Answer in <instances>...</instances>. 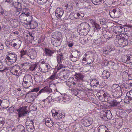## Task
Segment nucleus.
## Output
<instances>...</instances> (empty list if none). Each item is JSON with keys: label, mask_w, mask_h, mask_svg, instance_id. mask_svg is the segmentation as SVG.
<instances>
[{"label": "nucleus", "mask_w": 132, "mask_h": 132, "mask_svg": "<svg viewBox=\"0 0 132 132\" xmlns=\"http://www.w3.org/2000/svg\"><path fill=\"white\" fill-rule=\"evenodd\" d=\"M80 55L79 51L76 50H73L70 56L71 60L73 62H76L79 59Z\"/></svg>", "instance_id": "4"}, {"label": "nucleus", "mask_w": 132, "mask_h": 132, "mask_svg": "<svg viewBox=\"0 0 132 132\" xmlns=\"http://www.w3.org/2000/svg\"><path fill=\"white\" fill-rule=\"evenodd\" d=\"M92 3L96 5H98L101 3L102 0H91Z\"/></svg>", "instance_id": "39"}, {"label": "nucleus", "mask_w": 132, "mask_h": 132, "mask_svg": "<svg viewBox=\"0 0 132 132\" xmlns=\"http://www.w3.org/2000/svg\"><path fill=\"white\" fill-rule=\"evenodd\" d=\"M94 26L95 27V30H99L101 28V27L97 23H95Z\"/></svg>", "instance_id": "46"}, {"label": "nucleus", "mask_w": 132, "mask_h": 132, "mask_svg": "<svg viewBox=\"0 0 132 132\" xmlns=\"http://www.w3.org/2000/svg\"><path fill=\"white\" fill-rule=\"evenodd\" d=\"M65 66H64L63 65L61 64H60L57 68V70H59L61 68H63Z\"/></svg>", "instance_id": "55"}, {"label": "nucleus", "mask_w": 132, "mask_h": 132, "mask_svg": "<svg viewBox=\"0 0 132 132\" xmlns=\"http://www.w3.org/2000/svg\"><path fill=\"white\" fill-rule=\"evenodd\" d=\"M105 114H104V116L106 117L108 119H110L112 118V115L110 111H109L108 112H105Z\"/></svg>", "instance_id": "33"}, {"label": "nucleus", "mask_w": 132, "mask_h": 132, "mask_svg": "<svg viewBox=\"0 0 132 132\" xmlns=\"http://www.w3.org/2000/svg\"><path fill=\"white\" fill-rule=\"evenodd\" d=\"M57 78V76H56L55 73L51 76L49 78V79L52 80H54Z\"/></svg>", "instance_id": "44"}, {"label": "nucleus", "mask_w": 132, "mask_h": 132, "mask_svg": "<svg viewBox=\"0 0 132 132\" xmlns=\"http://www.w3.org/2000/svg\"><path fill=\"white\" fill-rule=\"evenodd\" d=\"M77 15L78 16V17L79 18H81L83 16V14H80L78 13H77Z\"/></svg>", "instance_id": "59"}, {"label": "nucleus", "mask_w": 132, "mask_h": 132, "mask_svg": "<svg viewBox=\"0 0 132 132\" xmlns=\"http://www.w3.org/2000/svg\"><path fill=\"white\" fill-rule=\"evenodd\" d=\"M68 75L67 74L64 75H63V77H61V79L64 81L66 80L68 78Z\"/></svg>", "instance_id": "47"}, {"label": "nucleus", "mask_w": 132, "mask_h": 132, "mask_svg": "<svg viewBox=\"0 0 132 132\" xmlns=\"http://www.w3.org/2000/svg\"><path fill=\"white\" fill-rule=\"evenodd\" d=\"M22 4L21 3L18 2H15V4L14 5V7L15 8H16L17 9H21L22 8Z\"/></svg>", "instance_id": "34"}, {"label": "nucleus", "mask_w": 132, "mask_h": 132, "mask_svg": "<svg viewBox=\"0 0 132 132\" xmlns=\"http://www.w3.org/2000/svg\"><path fill=\"white\" fill-rule=\"evenodd\" d=\"M20 126H21V128H22L23 129L22 130L21 132H25V130L24 129V128L23 126L22 125H21Z\"/></svg>", "instance_id": "64"}, {"label": "nucleus", "mask_w": 132, "mask_h": 132, "mask_svg": "<svg viewBox=\"0 0 132 132\" xmlns=\"http://www.w3.org/2000/svg\"><path fill=\"white\" fill-rule=\"evenodd\" d=\"M22 13H24L27 15V16H30V20L32 19V16L29 12V10L27 8H24L23 9Z\"/></svg>", "instance_id": "29"}, {"label": "nucleus", "mask_w": 132, "mask_h": 132, "mask_svg": "<svg viewBox=\"0 0 132 132\" xmlns=\"http://www.w3.org/2000/svg\"><path fill=\"white\" fill-rule=\"evenodd\" d=\"M110 74L109 72L104 71L102 72V78L104 79H107L110 76Z\"/></svg>", "instance_id": "24"}, {"label": "nucleus", "mask_w": 132, "mask_h": 132, "mask_svg": "<svg viewBox=\"0 0 132 132\" xmlns=\"http://www.w3.org/2000/svg\"><path fill=\"white\" fill-rule=\"evenodd\" d=\"M57 61L58 64L62 63L63 60V55L62 54H58L57 55Z\"/></svg>", "instance_id": "32"}, {"label": "nucleus", "mask_w": 132, "mask_h": 132, "mask_svg": "<svg viewBox=\"0 0 132 132\" xmlns=\"http://www.w3.org/2000/svg\"><path fill=\"white\" fill-rule=\"evenodd\" d=\"M92 83L93 84L92 85L94 88L96 87L99 84V81L96 79L93 80Z\"/></svg>", "instance_id": "35"}, {"label": "nucleus", "mask_w": 132, "mask_h": 132, "mask_svg": "<svg viewBox=\"0 0 132 132\" xmlns=\"http://www.w3.org/2000/svg\"><path fill=\"white\" fill-rule=\"evenodd\" d=\"M6 57H7L10 59H11L14 61H16L17 59V55L14 53H10L7 55Z\"/></svg>", "instance_id": "20"}, {"label": "nucleus", "mask_w": 132, "mask_h": 132, "mask_svg": "<svg viewBox=\"0 0 132 132\" xmlns=\"http://www.w3.org/2000/svg\"><path fill=\"white\" fill-rule=\"evenodd\" d=\"M44 123H45L46 126L48 127H51L54 124V122L49 118H46L44 119Z\"/></svg>", "instance_id": "12"}, {"label": "nucleus", "mask_w": 132, "mask_h": 132, "mask_svg": "<svg viewBox=\"0 0 132 132\" xmlns=\"http://www.w3.org/2000/svg\"><path fill=\"white\" fill-rule=\"evenodd\" d=\"M28 53L27 54V55L31 59H35L37 56V53L36 51L31 49H29L28 50Z\"/></svg>", "instance_id": "10"}, {"label": "nucleus", "mask_w": 132, "mask_h": 132, "mask_svg": "<svg viewBox=\"0 0 132 132\" xmlns=\"http://www.w3.org/2000/svg\"><path fill=\"white\" fill-rule=\"evenodd\" d=\"M52 89L51 88L48 86H46L44 88L42 89L41 90L39 91V92L37 94V93H32L31 94H32V96L35 95V98L37 97L39 94L42 93L46 92L48 94L52 92Z\"/></svg>", "instance_id": "5"}, {"label": "nucleus", "mask_w": 132, "mask_h": 132, "mask_svg": "<svg viewBox=\"0 0 132 132\" xmlns=\"http://www.w3.org/2000/svg\"><path fill=\"white\" fill-rule=\"evenodd\" d=\"M119 103V102H118L116 100L111 101L110 102V104L111 106H116Z\"/></svg>", "instance_id": "37"}, {"label": "nucleus", "mask_w": 132, "mask_h": 132, "mask_svg": "<svg viewBox=\"0 0 132 132\" xmlns=\"http://www.w3.org/2000/svg\"><path fill=\"white\" fill-rule=\"evenodd\" d=\"M21 43V40L18 39H14L12 40L11 45L16 49L18 48Z\"/></svg>", "instance_id": "9"}, {"label": "nucleus", "mask_w": 132, "mask_h": 132, "mask_svg": "<svg viewBox=\"0 0 132 132\" xmlns=\"http://www.w3.org/2000/svg\"><path fill=\"white\" fill-rule=\"evenodd\" d=\"M90 27L88 23L85 22L81 23L77 27L78 31L81 32L84 35H86L90 30Z\"/></svg>", "instance_id": "2"}, {"label": "nucleus", "mask_w": 132, "mask_h": 132, "mask_svg": "<svg viewBox=\"0 0 132 132\" xmlns=\"http://www.w3.org/2000/svg\"><path fill=\"white\" fill-rule=\"evenodd\" d=\"M89 57V56L86 54H85L83 56L82 61H83L86 62H87V64H90V62L88 61V60H90Z\"/></svg>", "instance_id": "30"}, {"label": "nucleus", "mask_w": 132, "mask_h": 132, "mask_svg": "<svg viewBox=\"0 0 132 132\" xmlns=\"http://www.w3.org/2000/svg\"><path fill=\"white\" fill-rule=\"evenodd\" d=\"M50 0H37L38 4L40 5H42L44 4L47 2H49Z\"/></svg>", "instance_id": "36"}, {"label": "nucleus", "mask_w": 132, "mask_h": 132, "mask_svg": "<svg viewBox=\"0 0 132 132\" xmlns=\"http://www.w3.org/2000/svg\"><path fill=\"white\" fill-rule=\"evenodd\" d=\"M28 122H30L29 124L28 125H26V128L28 132H32L34 131V122L32 119L28 120V119H27V121L26 122V124H28Z\"/></svg>", "instance_id": "8"}, {"label": "nucleus", "mask_w": 132, "mask_h": 132, "mask_svg": "<svg viewBox=\"0 0 132 132\" xmlns=\"http://www.w3.org/2000/svg\"><path fill=\"white\" fill-rule=\"evenodd\" d=\"M10 71L12 74L16 76H19L22 72L21 69L19 65H15L11 68Z\"/></svg>", "instance_id": "3"}, {"label": "nucleus", "mask_w": 132, "mask_h": 132, "mask_svg": "<svg viewBox=\"0 0 132 132\" xmlns=\"http://www.w3.org/2000/svg\"><path fill=\"white\" fill-rule=\"evenodd\" d=\"M75 76H76V79L77 80V82H79L80 80H82L84 78L83 76L80 73H76Z\"/></svg>", "instance_id": "31"}, {"label": "nucleus", "mask_w": 132, "mask_h": 132, "mask_svg": "<svg viewBox=\"0 0 132 132\" xmlns=\"http://www.w3.org/2000/svg\"><path fill=\"white\" fill-rule=\"evenodd\" d=\"M4 121H1L0 120V128H1L3 125L4 123Z\"/></svg>", "instance_id": "61"}, {"label": "nucleus", "mask_w": 132, "mask_h": 132, "mask_svg": "<svg viewBox=\"0 0 132 132\" xmlns=\"http://www.w3.org/2000/svg\"><path fill=\"white\" fill-rule=\"evenodd\" d=\"M4 48V45L1 43H0V50H2Z\"/></svg>", "instance_id": "62"}, {"label": "nucleus", "mask_w": 132, "mask_h": 132, "mask_svg": "<svg viewBox=\"0 0 132 132\" xmlns=\"http://www.w3.org/2000/svg\"><path fill=\"white\" fill-rule=\"evenodd\" d=\"M22 10L20 9H17L16 10V12H15V14L16 15H19L20 13L21 12Z\"/></svg>", "instance_id": "52"}, {"label": "nucleus", "mask_w": 132, "mask_h": 132, "mask_svg": "<svg viewBox=\"0 0 132 132\" xmlns=\"http://www.w3.org/2000/svg\"><path fill=\"white\" fill-rule=\"evenodd\" d=\"M110 16L113 18L119 17L120 15V9L118 8L111 10L109 12Z\"/></svg>", "instance_id": "6"}, {"label": "nucleus", "mask_w": 132, "mask_h": 132, "mask_svg": "<svg viewBox=\"0 0 132 132\" xmlns=\"http://www.w3.org/2000/svg\"><path fill=\"white\" fill-rule=\"evenodd\" d=\"M122 91L113 92V96L115 98L120 97L122 95Z\"/></svg>", "instance_id": "27"}, {"label": "nucleus", "mask_w": 132, "mask_h": 132, "mask_svg": "<svg viewBox=\"0 0 132 132\" xmlns=\"http://www.w3.org/2000/svg\"><path fill=\"white\" fill-rule=\"evenodd\" d=\"M59 113H58L57 112H55L54 113H52L53 115H54L55 117L56 116L57 117L58 115H59Z\"/></svg>", "instance_id": "63"}, {"label": "nucleus", "mask_w": 132, "mask_h": 132, "mask_svg": "<svg viewBox=\"0 0 132 132\" xmlns=\"http://www.w3.org/2000/svg\"><path fill=\"white\" fill-rule=\"evenodd\" d=\"M106 128L105 126L103 125H101L99 127L97 128L98 132H110L108 130H106Z\"/></svg>", "instance_id": "23"}, {"label": "nucleus", "mask_w": 132, "mask_h": 132, "mask_svg": "<svg viewBox=\"0 0 132 132\" xmlns=\"http://www.w3.org/2000/svg\"><path fill=\"white\" fill-rule=\"evenodd\" d=\"M55 15L58 19H61L63 16V11L59 8H57L55 11Z\"/></svg>", "instance_id": "11"}, {"label": "nucleus", "mask_w": 132, "mask_h": 132, "mask_svg": "<svg viewBox=\"0 0 132 132\" xmlns=\"http://www.w3.org/2000/svg\"><path fill=\"white\" fill-rule=\"evenodd\" d=\"M28 82H24L23 81V82L22 83V85L25 88H27L29 87L30 86L28 85L27 84Z\"/></svg>", "instance_id": "50"}, {"label": "nucleus", "mask_w": 132, "mask_h": 132, "mask_svg": "<svg viewBox=\"0 0 132 132\" xmlns=\"http://www.w3.org/2000/svg\"><path fill=\"white\" fill-rule=\"evenodd\" d=\"M124 38L120 39L118 40V43L121 47H123L128 44V42L126 40H124Z\"/></svg>", "instance_id": "18"}, {"label": "nucleus", "mask_w": 132, "mask_h": 132, "mask_svg": "<svg viewBox=\"0 0 132 132\" xmlns=\"http://www.w3.org/2000/svg\"><path fill=\"white\" fill-rule=\"evenodd\" d=\"M32 80L31 76L29 74L26 75L23 78V82H31Z\"/></svg>", "instance_id": "21"}, {"label": "nucleus", "mask_w": 132, "mask_h": 132, "mask_svg": "<svg viewBox=\"0 0 132 132\" xmlns=\"http://www.w3.org/2000/svg\"><path fill=\"white\" fill-rule=\"evenodd\" d=\"M115 30L117 32L122 34L125 30V28L122 26H117L115 27Z\"/></svg>", "instance_id": "22"}, {"label": "nucleus", "mask_w": 132, "mask_h": 132, "mask_svg": "<svg viewBox=\"0 0 132 132\" xmlns=\"http://www.w3.org/2000/svg\"><path fill=\"white\" fill-rule=\"evenodd\" d=\"M6 2L7 3H10V5L11 6H13L14 5V2L13 0H6Z\"/></svg>", "instance_id": "51"}, {"label": "nucleus", "mask_w": 132, "mask_h": 132, "mask_svg": "<svg viewBox=\"0 0 132 132\" xmlns=\"http://www.w3.org/2000/svg\"><path fill=\"white\" fill-rule=\"evenodd\" d=\"M35 95L34 96H32V94H30L29 95V102H31L33 101L34 100L35 98Z\"/></svg>", "instance_id": "42"}, {"label": "nucleus", "mask_w": 132, "mask_h": 132, "mask_svg": "<svg viewBox=\"0 0 132 132\" xmlns=\"http://www.w3.org/2000/svg\"><path fill=\"white\" fill-rule=\"evenodd\" d=\"M39 89L38 87H36V88H34L32 89L30 92H35L36 93H37L39 90Z\"/></svg>", "instance_id": "53"}, {"label": "nucleus", "mask_w": 132, "mask_h": 132, "mask_svg": "<svg viewBox=\"0 0 132 132\" xmlns=\"http://www.w3.org/2000/svg\"><path fill=\"white\" fill-rule=\"evenodd\" d=\"M67 44L69 47H71L73 46L74 44L73 43L71 42H68Z\"/></svg>", "instance_id": "54"}, {"label": "nucleus", "mask_w": 132, "mask_h": 132, "mask_svg": "<svg viewBox=\"0 0 132 132\" xmlns=\"http://www.w3.org/2000/svg\"><path fill=\"white\" fill-rule=\"evenodd\" d=\"M64 113L62 114V113H59V115H58L57 118H58L59 119H60L64 118Z\"/></svg>", "instance_id": "45"}, {"label": "nucleus", "mask_w": 132, "mask_h": 132, "mask_svg": "<svg viewBox=\"0 0 132 132\" xmlns=\"http://www.w3.org/2000/svg\"><path fill=\"white\" fill-rule=\"evenodd\" d=\"M109 35V34H108V33H107L106 34L104 35V38L106 39H108L110 38V36H108Z\"/></svg>", "instance_id": "57"}, {"label": "nucleus", "mask_w": 132, "mask_h": 132, "mask_svg": "<svg viewBox=\"0 0 132 132\" xmlns=\"http://www.w3.org/2000/svg\"><path fill=\"white\" fill-rule=\"evenodd\" d=\"M112 91L113 92L122 91L121 87L118 84H113L112 87Z\"/></svg>", "instance_id": "19"}, {"label": "nucleus", "mask_w": 132, "mask_h": 132, "mask_svg": "<svg viewBox=\"0 0 132 132\" xmlns=\"http://www.w3.org/2000/svg\"><path fill=\"white\" fill-rule=\"evenodd\" d=\"M129 56H125L123 58V60L124 61H126L127 63V61L128 60V59Z\"/></svg>", "instance_id": "58"}, {"label": "nucleus", "mask_w": 132, "mask_h": 132, "mask_svg": "<svg viewBox=\"0 0 132 132\" xmlns=\"http://www.w3.org/2000/svg\"><path fill=\"white\" fill-rule=\"evenodd\" d=\"M17 111H18V119H19V117H24L26 116L28 112L27 111H25L23 109H18L17 110Z\"/></svg>", "instance_id": "17"}, {"label": "nucleus", "mask_w": 132, "mask_h": 132, "mask_svg": "<svg viewBox=\"0 0 132 132\" xmlns=\"http://www.w3.org/2000/svg\"><path fill=\"white\" fill-rule=\"evenodd\" d=\"M28 19H30V16H27V15L24 13H21L19 17V19L21 22H23V21H29Z\"/></svg>", "instance_id": "13"}, {"label": "nucleus", "mask_w": 132, "mask_h": 132, "mask_svg": "<svg viewBox=\"0 0 132 132\" xmlns=\"http://www.w3.org/2000/svg\"><path fill=\"white\" fill-rule=\"evenodd\" d=\"M29 70L33 71L35 70V68L37 67V65L36 64H31L30 63Z\"/></svg>", "instance_id": "38"}, {"label": "nucleus", "mask_w": 132, "mask_h": 132, "mask_svg": "<svg viewBox=\"0 0 132 132\" xmlns=\"http://www.w3.org/2000/svg\"><path fill=\"white\" fill-rule=\"evenodd\" d=\"M30 19V20H29V22L26 23L25 22L24 23L27 24H29L30 27V28L31 29H34L35 28L37 27L38 23L37 22L34 21H30L31 20Z\"/></svg>", "instance_id": "14"}, {"label": "nucleus", "mask_w": 132, "mask_h": 132, "mask_svg": "<svg viewBox=\"0 0 132 132\" xmlns=\"http://www.w3.org/2000/svg\"><path fill=\"white\" fill-rule=\"evenodd\" d=\"M93 121L92 118H86H86H85L83 124L86 127H88L92 124Z\"/></svg>", "instance_id": "16"}, {"label": "nucleus", "mask_w": 132, "mask_h": 132, "mask_svg": "<svg viewBox=\"0 0 132 132\" xmlns=\"http://www.w3.org/2000/svg\"><path fill=\"white\" fill-rule=\"evenodd\" d=\"M54 52V51L48 48H45L44 53L46 56H52V54Z\"/></svg>", "instance_id": "15"}, {"label": "nucleus", "mask_w": 132, "mask_h": 132, "mask_svg": "<svg viewBox=\"0 0 132 132\" xmlns=\"http://www.w3.org/2000/svg\"><path fill=\"white\" fill-rule=\"evenodd\" d=\"M128 60L127 61V63L129 64L130 63H132V55L129 56Z\"/></svg>", "instance_id": "49"}, {"label": "nucleus", "mask_w": 132, "mask_h": 132, "mask_svg": "<svg viewBox=\"0 0 132 132\" xmlns=\"http://www.w3.org/2000/svg\"><path fill=\"white\" fill-rule=\"evenodd\" d=\"M5 61L7 64L8 65H11L16 61L11 59H10L7 57H6Z\"/></svg>", "instance_id": "28"}, {"label": "nucleus", "mask_w": 132, "mask_h": 132, "mask_svg": "<svg viewBox=\"0 0 132 132\" xmlns=\"http://www.w3.org/2000/svg\"><path fill=\"white\" fill-rule=\"evenodd\" d=\"M30 63L29 62H25L21 64L23 69L27 70H29Z\"/></svg>", "instance_id": "26"}, {"label": "nucleus", "mask_w": 132, "mask_h": 132, "mask_svg": "<svg viewBox=\"0 0 132 132\" xmlns=\"http://www.w3.org/2000/svg\"><path fill=\"white\" fill-rule=\"evenodd\" d=\"M129 100H130L128 98V96H127L125 98L124 100V101L125 103H127L129 102Z\"/></svg>", "instance_id": "56"}, {"label": "nucleus", "mask_w": 132, "mask_h": 132, "mask_svg": "<svg viewBox=\"0 0 132 132\" xmlns=\"http://www.w3.org/2000/svg\"><path fill=\"white\" fill-rule=\"evenodd\" d=\"M9 101L7 99L3 100V104L5 106V108L8 107L9 106Z\"/></svg>", "instance_id": "41"}, {"label": "nucleus", "mask_w": 132, "mask_h": 132, "mask_svg": "<svg viewBox=\"0 0 132 132\" xmlns=\"http://www.w3.org/2000/svg\"><path fill=\"white\" fill-rule=\"evenodd\" d=\"M39 68V69L41 71L43 72H46L50 69V66L47 63H43L41 64Z\"/></svg>", "instance_id": "7"}, {"label": "nucleus", "mask_w": 132, "mask_h": 132, "mask_svg": "<svg viewBox=\"0 0 132 132\" xmlns=\"http://www.w3.org/2000/svg\"><path fill=\"white\" fill-rule=\"evenodd\" d=\"M62 37L61 32H55L52 35L51 39L52 44L55 46H59L60 45V40Z\"/></svg>", "instance_id": "1"}, {"label": "nucleus", "mask_w": 132, "mask_h": 132, "mask_svg": "<svg viewBox=\"0 0 132 132\" xmlns=\"http://www.w3.org/2000/svg\"><path fill=\"white\" fill-rule=\"evenodd\" d=\"M27 51L26 50L22 49L20 52V56L21 57H22L24 55L26 54L27 55Z\"/></svg>", "instance_id": "40"}, {"label": "nucleus", "mask_w": 132, "mask_h": 132, "mask_svg": "<svg viewBox=\"0 0 132 132\" xmlns=\"http://www.w3.org/2000/svg\"><path fill=\"white\" fill-rule=\"evenodd\" d=\"M130 95L129 96H128V98L130 100H132V90H130L128 92Z\"/></svg>", "instance_id": "48"}, {"label": "nucleus", "mask_w": 132, "mask_h": 132, "mask_svg": "<svg viewBox=\"0 0 132 132\" xmlns=\"http://www.w3.org/2000/svg\"><path fill=\"white\" fill-rule=\"evenodd\" d=\"M42 77V76H35L34 77V79L36 82H39L41 80V78Z\"/></svg>", "instance_id": "43"}, {"label": "nucleus", "mask_w": 132, "mask_h": 132, "mask_svg": "<svg viewBox=\"0 0 132 132\" xmlns=\"http://www.w3.org/2000/svg\"><path fill=\"white\" fill-rule=\"evenodd\" d=\"M59 129L62 131V132H68V131L69 128L66 127L65 125L62 124L60 126Z\"/></svg>", "instance_id": "25"}, {"label": "nucleus", "mask_w": 132, "mask_h": 132, "mask_svg": "<svg viewBox=\"0 0 132 132\" xmlns=\"http://www.w3.org/2000/svg\"><path fill=\"white\" fill-rule=\"evenodd\" d=\"M34 77L35 76H41L40 75V72H35L34 74Z\"/></svg>", "instance_id": "60"}]
</instances>
